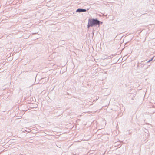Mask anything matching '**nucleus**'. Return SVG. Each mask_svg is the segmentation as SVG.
<instances>
[{
    "mask_svg": "<svg viewBox=\"0 0 155 155\" xmlns=\"http://www.w3.org/2000/svg\"><path fill=\"white\" fill-rule=\"evenodd\" d=\"M100 22V21L96 18L89 19L88 21L87 28H89L90 27H92L94 26L99 25Z\"/></svg>",
    "mask_w": 155,
    "mask_h": 155,
    "instance_id": "1",
    "label": "nucleus"
},
{
    "mask_svg": "<svg viewBox=\"0 0 155 155\" xmlns=\"http://www.w3.org/2000/svg\"><path fill=\"white\" fill-rule=\"evenodd\" d=\"M87 10L84 9L79 8L76 10V12H85Z\"/></svg>",
    "mask_w": 155,
    "mask_h": 155,
    "instance_id": "2",
    "label": "nucleus"
},
{
    "mask_svg": "<svg viewBox=\"0 0 155 155\" xmlns=\"http://www.w3.org/2000/svg\"><path fill=\"white\" fill-rule=\"evenodd\" d=\"M151 61V60H149L147 62V63H149V62H150Z\"/></svg>",
    "mask_w": 155,
    "mask_h": 155,
    "instance_id": "3",
    "label": "nucleus"
},
{
    "mask_svg": "<svg viewBox=\"0 0 155 155\" xmlns=\"http://www.w3.org/2000/svg\"><path fill=\"white\" fill-rule=\"evenodd\" d=\"M153 59V57L150 60L152 61Z\"/></svg>",
    "mask_w": 155,
    "mask_h": 155,
    "instance_id": "4",
    "label": "nucleus"
},
{
    "mask_svg": "<svg viewBox=\"0 0 155 155\" xmlns=\"http://www.w3.org/2000/svg\"><path fill=\"white\" fill-rule=\"evenodd\" d=\"M102 22H101V24H102Z\"/></svg>",
    "mask_w": 155,
    "mask_h": 155,
    "instance_id": "5",
    "label": "nucleus"
}]
</instances>
